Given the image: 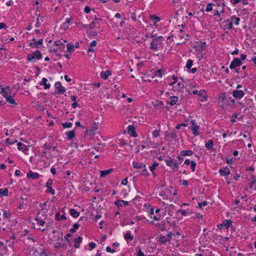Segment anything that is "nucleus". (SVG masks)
Masks as SVG:
<instances>
[{"label":"nucleus","instance_id":"f257e3e1","mask_svg":"<svg viewBox=\"0 0 256 256\" xmlns=\"http://www.w3.org/2000/svg\"><path fill=\"white\" fill-rule=\"evenodd\" d=\"M164 40L163 36H160L151 42L150 44V49L153 52H157L158 49L162 47V45Z\"/></svg>","mask_w":256,"mask_h":256},{"label":"nucleus","instance_id":"f03ea898","mask_svg":"<svg viewBox=\"0 0 256 256\" xmlns=\"http://www.w3.org/2000/svg\"><path fill=\"white\" fill-rule=\"evenodd\" d=\"M42 58V55L40 50H37L34 52L32 54L28 55L27 60L31 62H35L36 60H40Z\"/></svg>","mask_w":256,"mask_h":256},{"label":"nucleus","instance_id":"7ed1b4c3","mask_svg":"<svg viewBox=\"0 0 256 256\" xmlns=\"http://www.w3.org/2000/svg\"><path fill=\"white\" fill-rule=\"evenodd\" d=\"M190 123L192 124L190 128L192 131V134L196 136H198L199 134L200 126L196 124L194 120H192Z\"/></svg>","mask_w":256,"mask_h":256},{"label":"nucleus","instance_id":"20e7f679","mask_svg":"<svg viewBox=\"0 0 256 256\" xmlns=\"http://www.w3.org/2000/svg\"><path fill=\"white\" fill-rule=\"evenodd\" d=\"M165 162L166 165L172 168V170H174L176 168L178 167V164L175 162V160L172 159L170 157L168 158L165 160Z\"/></svg>","mask_w":256,"mask_h":256},{"label":"nucleus","instance_id":"39448f33","mask_svg":"<svg viewBox=\"0 0 256 256\" xmlns=\"http://www.w3.org/2000/svg\"><path fill=\"white\" fill-rule=\"evenodd\" d=\"M242 62L239 58H234L231 62L230 66V68L231 70H233L238 66H240L241 65H242Z\"/></svg>","mask_w":256,"mask_h":256},{"label":"nucleus","instance_id":"423d86ee","mask_svg":"<svg viewBox=\"0 0 256 256\" xmlns=\"http://www.w3.org/2000/svg\"><path fill=\"white\" fill-rule=\"evenodd\" d=\"M132 166L134 168H144L142 170L143 174H148L147 170L146 169V164L144 163H139L138 162H133Z\"/></svg>","mask_w":256,"mask_h":256},{"label":"nucleus","instance_id":"0eeeda50","mask_svg":"<svg viewBox=\"0 0 256 256\" xmlns=\"http://www.w3.org/2000/svg\"><path fill=\"white\" fill-rule=\"evenodd\" d=\"M54 86L58 94H63L66 91V89L62 86L61 83L59 82L55 83Z\"/></svg>","mask_w":256,"mask_h":256},{"label":"nucleus","instance_id":"6e6552de","mask_svg":"<svg viewBox=\"0 0 256 256\" xmlns=\"http://www.w3.org/2000/svg\"><path fill=\"white\" fill-rule=\"evenodd\" d=\"M204 92H206L204 90H194L192 92V94H198L202 98L201 101L202 102H206L208 99V97L206 95L203 96Z\"/></svg>","mask_w":256,"mask_h":256},{"label":"nucleus","instance_id":"1a4fd4ad","mask_svg":"<svg viewBox=\"0 0 256 256\" xmlns=\"http://www.w3.org/2000/svg\"><path fill=\"white\" fill-rule=\"evenodd\" d=\"M52 180H48L46 183V187L47 188L46 192H50L52 194L54 195L55 194L54 190L52 188Z\"/></svg>","mask_w":256,"mask_h":256},{"label":"nucleus","instance_id":"9d476101","mask_svg":"<svg viewBox=\"0 0 256 256\" xmlns=\"http://www.w3.org/2000/svg\"><path fill=\"white\" fill-rule=\"evenodd\" d=\"M32 40L34 42H30V46L32 48H37L38 44H42L43 42V40L42 38L38 40H36V38H33Z\"/></svg>","mask_w":256,"mask_h":256},{"label":"nucleus","instance_id":"9b49d317","mask_svg":"<svg viewBox=\"0 0 256 256\" xmlns=\"http://www.w3.org/2000/svg\"><path fill=\"white\" fill-rule=\"evenodd\" d=\"M233 96L237 98H241L244 96V92L242 90H234L232 92Z\"/></svg>","mask_w":256,"mask_h":256},{"label":"nucleus","instance_id":"f8f14e48","mask_svg":"<svg viewBox=\"0 0 256 256\" xmlns=\"http://www.w3.org/2000/svg\"><path fill=\"white\" fill-rule=\"evenodd\" d=\"M219 172L221 176H226L230 174V170L228 168H223L219 170Z\"/></svg>","mask_w":256,"mask_h":256},{"label":"nucleus","instance_id":"ddd939ff","mask_svg":"<svg viewBox=\"0 0 256 256\" xmlns=\"http://www.w3.org/2000/svg\"><path fill=\"white\" fill-rule=\"evenodd\" d=\"M26 176L28 178L37 179L39 178L40 175L38 173L30 171L27 174Z\"/></svg>","mask_w":256,"mask_h":256},{"label":"nucleus","instance_id":"4468645a","mask_svg":"<svg viewBox=\"0 0 256 256\" xmlns=\"http://www.w3.org/2000/svg\"><path fill=\"white\" fill-rule=\"evenodd\" d=\"M35 220L37 222V224L40 226H44L46 222L40 216V212L38 213L37 216Z\"/></svg>","mask_w":256,"mask_h":256},{"label":"nucleus","instance_id":"2eb2a0df","mask_svg":"<svg viewBox=\"0 0 256 256\" xmlns=\"http://www.w3.org/2000/svg\"><path fill=\"white\" fill-rule=\"evenodd\" d=\"M2 96L6 98L10 94V90L9 86L3 88L2 90Z\"/></svg>","mask_w":256,"mask_h":256},{"label":"nucleus","instance_id":"dca6fc26","mask_svg":"<svg viewBox=\"0 0 256 256\" xmlns=\"http://www.w3.org/2000/svg\"><path fill=\"white\" fill-rule=\"evenodd\" d=\"M224 22L226 23L224 25L226 29L229 30L232 28V21H231L230 19L224 20Z\"/></svg>","mask_w":256,"mask_h":256},{"label":"nucleus","instance_id":"f3484780","mask_svg":"<svg viewBox=\"0 0 256 256\" xmlns=\"http://www.w3.org/2000/svg\"><path fill=\"white\" fill-rule=\"evenodd\" d=\"M48 80L46 78H44L40 82V84L44 86V89H48L50 88V84H47Z\"/></svg>","mask_w":256,"mask_h":256},{"label":"nucleus","instance_id":"a211bd4d","mask_svg":"<svg viewBox=\"0 0 256 256\" xmlns=\"http://www.w3.org/2000/svg\"><path fill=\"white\" fill-rule=\"evenodd\" d=\"M130 202L125 201L123 200H118L115 202L114 204L118 206H122L123 204L126 206L129 204Z\"/></svg>","mask_w":256,"mask_h":256},{"label":"nucleus","instance_id":"6ab92c4d","mask_svg":"<svg viewBox=\"0 0 256 256\" xmlns=\"http://www.w3.org/2000/svg\"><path fill=\"white\" fill-rule=\"evenodd\" d=\"M160 242L162 244H165L167 242H170V238L167 236H160Z\"/></svg>","mask_w":256,"mask_h":256},{"label":"nucleus","instance_id":"aec40b11","mask_svg":"<svg viewBox=\"0 0 256 256\" xmlns=\"http://www.w3.org/2000/svg\"><path fill=\"white\" fill-rule=\"evenodd\" d=\"M231 224V221L230 220H226L222 224L218 226V228L219 229H222L224 226L226 227V228H228L230 227V225Z\"/></svg>","mask_w":256,"mask_h":256},{"label":"nucleus","instance_id":"412c9836","mask_svg":"<svg viewBox=\"0 0 256 256\" xmlns=\"http://www.w3.org/2000/svg\"><path fill=\"white\" fill-rule=\"evenodd\" d=\"M66 138L68 140H71L75 136V130H72L69 131L68 132L66 133Z\"/></svg>","mask_w":256,"mask_h":256},{"label":"nucleus","instance_id":"4be33fe9","mask_svg":"<svg viewBox=\"0 0 256 256\" xmlns=\"http://www.w3.org/2000/svg\"><path fill=\"white\" fill-rule=\"evenodd\" d=\"M111 74L112 73L110 70H106V72L102 71L100 73V76L103 79L106 80L108 78V76L111 75Z\"/></svg>","mask_w":256,"mask_h":256},{"label":"nucleus","instance_id":"5701e85b","mask_svg":"<svg viewBox=\"0 0 256 256\" xmlns=\"http://www.w3.org/2000/svg\"><path fill=\"white\" fill-rule=\"evenodd\" d=\"M205 146L208 150H214V143L212 140H209L208 142L205 144Z\"/></svg>","mask_w":256,"mask_h":256},{"label":"nucleus","instance_id":"b1692460","mask_svg":"<svg viewBox=\"0 0 256 256\" xmlns=\"http://www.w3.org/2000/svg\"><path fill=\"white\" fill-rule=\"evenodd\" d=\"M113 170V169L111 168L108 170H101L100 171V177L104 178L108 174H110Z\"/></svg>","mask_w":256,"mask_h":256},{"label":"nucleus","instance_id":"393cba45","mask_svg":"<svg viewBox=\"0 0 256 256\" xmlns=\"http://www.w3.org/2000/svg\"><path fill=\"white\" fill-rule=\"evenodd\" d=\"M193 154V152L191 150H182L180 152V155L182 156H192Z\"/></svg>","mask_w":256,"mask_h":256},{"label":"nucleus","instance_id":"a878e982","mask_svg":"<svg viewBox=\"0 0 256 256\" xmlns=\"http://www.w3.org/2000/svg\"><path fill=\"white\" fill-rule=\"evenodd\" d=\"M6 102H8L10 104L16 105V103L15 102L12 96L10 95L8 97L6 98Z\"/></svg>","mask_w":256,"mask_h":256},{"label":"nucleus","instance_id":"bb28decb","mask_svg":"<svg viewBox=\"0 0 256 256\" xmlns=\"http://www.w3.org/2000/svg\"><path fill=\"white\" fill-rule=\"evenodd\" d=\"M230 20L232 21V24L234 23L236 26L239 24L240 18L238 17H236L234 16H232L230 17Z\"/></svg>","mask_w":256,"mask_h":256},{"label":"nucleus","instance_id":"cd10ccee","mask_svg":"<svg viewBox=\"0 0 256 256\" xmlns=\"http://www.w3.org/2000/svg\"><path fill=\"white\" fill-rule=\"evenodd\" d=\"M70 214L74 218H78L80 215V212L76 211L74 208H72L70 210Z\"/></svg>","mask_w":256,"mask_h":256},{"label":"nucleus","instance_id":"c85d7f7f","mask_svg":"<svg viewBox=\"0 0 256 256\" xmlns=\"http://www.w3.org/2000/svg\"><path fill=\"white\" fill-rule=\"evenodd\" d=\"M164 73V70L162 69L158 70H156L154 72V76H158L159 78H162L163 74Z\"/></svg>","mask_w":256,"mask_h":256},{"label":"nucleus","instance_id":"c756f323","mask_svg":"<svg viewBox=\"0 0 256 256\" xmlns=\"http://www.w3.org/2000/svg\"><path fill=\"white\" fill-rule=\"evenodd\" d=\"M43 148L44 150H50V149H52L53 150H57L56 146H52L50 144L48 145L46 144H44V146H43Z\"/></svg>","mask_w":256,"mask_h":256},{"label":"nucleus","instance_id":"7c9ffc66","mask_svg":"<svg viewBox=\"0 0 256 256\" xmlns=\"http://www.w3.org/2000/svg\"><path fill=\"white\" fill-rule=\"evenodd\" d=\"M67 50L69 52H71L74 50V44L72 42L68 43L66 45Z\"/></svg>","mask_w":256,"mask_h":256},{"label":"nucleus","instance_id":"2f4dec72","mask_svg":"<svg viewBox=\"0 0 256 256\" xmlns=\"http://www.w3.org/2000/svg\"><path fill=\"white\" fill-rule=\"evenodd\" d=\"M170 104L171 106H173L176 104V102H178V98L176 96H172L170 98Z\"/></svg>","mask_w":256,"mask_h":256},{"label":"nucleus","instance_id":"473e14b6","mask_svg":"<svg viewBox=\"0 0 256 256\" xmlns=\"http://www.w3.org/2000/svg\"><path fill=\"white\" fill-rule=\"evenodd\" d=\"M128 134L132 135L134 137H136L137 136V134L134 131V128L132 126H130L128 127Z\"/></svg>","mask_w":256,"mask_h":256},{"label":"nucleus","instance_id":"72a5a7b5","mask_svg":"<svg viewBox=\"0 0 256 256\" xmlns=\"http://www.w3.org/2000/svg\"><path fill=\"white\" fill-rule=\"evenodd\" d=\"M165 224V221L163 220L160 223H157L156 224V226L160 229L162 230H166L164 225Z\"/></svg>","mask_w":256,"mask_h":256},{"label":"nucleus","instance_id":"f704fd0d","mask_svg":"<svg viewBox=\"0 0 256 256\" xmlns=\"http://www.w3.org/2000/svg\"><path fill=\"white\" fill-rule=\"evenodd\" d=\"M124 238L126 240H132L134 239V236H132L130 232H127L124 235Z\"/></svg>","mask_w":256,"mask_h":256},{"label":"nucleus","instance_id":"c9c22d12","mask_svg":"<svg viewBox=\"0 0 256 256\" xmlns=\"http://www.w3.org/2000/svg\"><path fill=\"white\" fill-rule=\"evenodd\" d=\"M55 218H56V220H62L66 219V217L63 214V215L60 216L58 212H56V214Z\"/></svg>","mask_w":256,"mask_h":256},{"label":"nucleus","instance_id":"e433bc0d","mask_svg":"<svg viewBox=\"0 0 256 256\" xmlns=\"http://www.w3.org/2000/svg\"><path fill=\"white\" fill-rule=\"evenodd\" d=\"M8 194V189L7 188L2 190L0 188V196H7Z\"/></svg>","mask_w":256,"mask_h":256},{"label":"nucleus","instance_id":"4c0bfd02","mask_svg":"<svg viewBox=\"0 0 256 256\" xmlns=\"http://www.w3.org/2000/svg\"><path fill=\"white\" fill-rule=\"evenodd\" d=\"M158 166V163L156 162H154L152 166H150V169L151 172H153L156 170V168Z\"/></svg>","mask_w":256,"mask_h":256},{"label":"nucleus","instance_id":"58836bf2","mask_svg":"<svg viewBox=\"0 0 256 256\" xmlns=\"http://www.w3.org/2000/svg\"><path fill=\"white\" fill-rule=\"evenodd\" d=\"M62 126L64 128H70L72 126V124L70 122H66L62 124Z\"/></svg>","mask_w":256,"mask_h":256},{"label":"nucleus","instance_id":"ea45409f","mask_svg":"<svg viewBox=\"0 0 256 256\" xmlns=\"http://www.w3.org/2000/svg\"><path fill=\"white\" fill-rule=\"evenodd\" d=\"M192 64L193 62L192 60H188L186 62V68L188 69H190L192 67Z\"/></svg>","mask_w":256,"mask_h":256},{"label":"nucleus","instance_id":"a19ab883","mask_svg":"<svg viewBox=\"0 0 256 256\" xmlns=\"http://www.w3.org/2000/svg\"><path fill=\"white\" fill-rule=\"evenodd\" d=\"M212 10V3L208 4L206 6V12H210Z\"/></svg>","mask_w":256,"mask_h":256},{"label":"nucleus","instance_id":"79ce46f5","mask_svg":"<svg viewBox=\"0 0 256 256\" xmlns=\"http://www.w3.org/2000/svg\"><path fill=\"white\" fill-rule=\"evenodd\" d=\"M150 18L151 19L154 20H156L155 23L159 22L160 20V18L156 15H152Z\"/></svg>","mask_w":256,"mask_h":256},{"label":"nucleus","instance_id":"37998d69","mask_svg":"<svg viewBox=\"0 0 256 256\" xmlns=\"http://www.w3.org/2000/svg\"><path fill=\"white\" fill-rule=\"evenodd\" d=\"M184 87V84L182 83H180V82H178L176 84V88L177 90H180L182 88Z\"/></svg>","mask_w":256,"mask_h":256},{"label":"nucleus","instance_id":"c03bdc74","mask_svg":"<svg viewBox=\"0 0 256 256\" xmlns=\"http://www.w3.org/2000/svg\"><path fill=\"white\" fill-rule=\"evenodd\" d=\"M54 45L56 46H62L63 48H64V44L62 43L61 40H58L55 42Z\"/></svg>","mask_w":256,"mask_h":256},{"label":"nucleus","instance_id":"a18cd8bd","mask_svg":"<svg viewBox=\"0 0 256 256\" xmlns=\"http://www.w3.org/2000/svg\"><path fill=\"white\" fill-rule=\"evenodd\" d=\"M160 130H154L152 134L154 138H157L160 136Z\"/></svg>","mask_w":256,"mask_h":256},{"label":"nucleus","instance_id":"49530a36","mask_svg":"<svg viewBox=\"0 0 256 256\" xmlns=\"http://www.w3.org/2000/svg\"><path fill=\"white\" fill-rule=\"evenodd\" d=\"M190 165V168L192 169V172H194L195 170V168L196 166V162L192 160V162H191Z\"/></svg>","mask_w":256,"mask_h":256},{"label":"nucleus","instance_id":"de8ad7c7","mask_svg":"<svg viewBox=\"0 0 256 256\" xmlns=\"http://www.w3.org/2000/svg\"><path fill=\"white\" fill-rule=\"evenodd\" d=\"M24 147V146L20 142H18V148L19 150H22L24 151V150L25 149V148Z\"/></svg>","mask_w":256,"mask_h":256},{"label":"nucleus","instance_id":"09e8293b","mask_svg":"<svg viewBox=\"0 0 256 256\" xmlns=\"http://www.w3.org/2000/svg\"><path fill=\"white\" fill-rule=\"evenodd\" d=\"M95 52V50L93 48L89 47L88 50V53L90 56H92V54H90V53H94Z\"/></svg>","mask_w":256,"mask_h":256},{"label":"nucleus","instance_id":"8fccbe9b","mask_svg":"<svg viewBox=\"0 0 256 256\" xmlns=\"http://www.w3.org/2000/svg\"><path fill=\"white\" fill-rule=\"evenodd\" d=\"M82 242V238L80 236L76 238L74 240V242L76 244H78Z\"/></svg>","mask_w":256,"mask_h":256},{"label":"nucleus","instance_id":"3c124183","mask_svg":"<svg viewBox=\"0 0 256 256\" xmlns=\"http://www.w3.org/2000/svg\"><path fill=\"white\" fill-rule=\"evenodd\" d=\"M177 213H180L182 216H186L188 212H187L186 210H178L177 211Z\"/></svg>","mask_w":256,"mask_h":256},{"label":"nucleus","instance_id":"603ef678","mask_svg":"<svg viewBox=\"0 0 256 256\" xmlns=\"http://www.w3.org/2000/svg\"><path fill=\"white\" fill-rule=\"evenodd\" d=\"M208 202L206 201H204L202 202H199L198 204L200 208H202V206H204L208 204Z\"/></svg>","mask_w":256,"mask_h":256},{"label":"nucleus","instance_id":"864d4df0","mask_svg":"<svg viewBox=\"0 0 256 256\" xmlns=\"http://www.w3.org/2000/svg\"><path fill=\"white\" fill-rule=\"evenodd\" d=\"M89 246H90V249L92 250L96 248V244L94 242H90L89 244Z\"/></svg>","mask_w":256,"mask_h":256},{"label":"nucleus","instance_id":"5fc2aeb1","mask_svg":"<svg viewBox=\"0 0 256 256\" xmlns=\"http://www.w3.org/2000/svg\"><path fill=\"white\" fill-rule=\"evenodd\" d=\"M46 205H47V202H45L43 204H40V208L42 210L46 209Z\"/></svg>","mask_w":256,"mask_h":256},{"label":"nucleus","instance_id":"6e6d98bb","mask_svg":"<svg viewBox=\"0 0 256 256\" xmlns=\"http://www.w3.org/2000/svg\"><path fill=\"white\" fill-rule=\"evenodd\" d=\"M138 251L137 254V256H144V254L142 252L141 249L140 248H138Z\"/></svg>","mask_w":256,"mask_h":256},{"label":"nucleus","instance_id":"4d7b16f0","mask_svg":"<svg viewBox=\"0 0 256 256\" xmlns=\"http://www.w3.org/2000/svg\"><path fill=\"white\" fill-rule=\"evenodd\" d=\"M96 40H93L90 44L89 47L94 48L95 47L96 45Z\"/></svg>","mask_w":256,"mask_h":256},{"label":"nucleus","instance_id":"13d9d810","mask_svg":"<svg viewBox=\"0 0 256 256\" xmlns=\"http://www.w3.org/2000/svg\"><path fill=\"white\" fill-rule=\"evenodd\" d=\"M172 78L174 80V81L173 82H172L170 84L172 85H172H174L176 83V80H177V76H173Z\"/></svg>","mask_w":256,"mask_h":256},{"label":"nucleus","instance_id":"bf43d9fd","mask_svg":"<svg viewBox=\"0 0 256 256\" xmlns=\"http://www.w3.org/2000/svg\"><path fill=\"white\" fill-rule=\"evenodd\" d=\"M98 128V125L96 124V123H94V126L92 128V129L90 130L91 132H94Z\"/></svg>","mask_w":256,"mask_h":256},{"label":"nucleus","instance_id":"052dcab7","mask_svg":"<svg viewBox=\"0 0 256 256\" xmlns=\"http://www.w3.org/2000/svg\"><path fill=\"white\" fill-rule=\"evenodd\" d=\"M131 18L134 20V21H136V14L135 12H132L131 14V16H130Z\"/></svg>","mask_w":256,"mask_h":256},{"label":"nucleus","instance_id":"680f3d73","mask_svg":"<svg viewBox=\"0 0 256 256\" xmlns=\"http://www.w3.org/2000/svg\"><path fill=\"white\" fill-rule=\"evenodd\" d=\"M106 251L108 252H115L114 250H112L110 246H107L106 248Z\"/></svg>","mask_w":256,"mask_h":256},{"label":"nucleus","instance_id":"e2e57ef3","mask_svg":"<svg viewBox=\"0 0 256 256\" xmlns=\"http://www.w3.org/2000/svg\"><path fill=\"white\" fill-rule=\"evenodd\" d=\"M217 4L218 6H222V7L224 6V0H218V2L217 3Z\"/></svg>","mask_w":256,"mask_h":256},{"label":"nucleus","instance_id":"0e129e2a","mask_svg":"<svg viewBox=\"0 0 256 256\" xmlns=\"http://www.w3.org/2000/svg\"><path fill=\"white\" fill-rule=\"evenodd\" d=\"M127 184H128V178H124L122 180V185L126 186Z\"/></svg>","mask_w":256,"mask_h":256},{"label":"nucleus","instance_id":"69168bd1","mask_svg":"<svg viewBox=\"0 0 256 256\" xmlns=\"http://www.w3.org/2000/svg\"><path fill=\"white\" fill-rule=\"evenodd\" d=\"M68 28V25L66 24V22L64 23L63 24H62V28L64 30H67Z\"/></svg>","mask_w":256,"mask_h":256},{"label":"nucleus","instance_id":"338daca9","mask_svg":"<svg viewBox=\"0 0 256 256\" xmlns=\"http://www.w3.org/2000/svg\"><path fill=\"white\" fill-rule=\"evenodd\" d=\"M178 164H180L183 160L184 158L182 157H180V156H178L177 157Z\"/></svg>","mask_w":256,"mask_h":256},{"label":"nucleus","instance_id":"774afa93","mask_svg":"<svg viewBox=\"0 0 256 256\" xmlns=\"http://www.w3.org/2000/svg\"><path fill=\"white\" fill-rule=\"evenodd\" d=\"M90 9L89 6H86L84 8V12L88 14L90 12Z\"/></svg>","mask_w":256,"mask_h":256}]
</instances>
